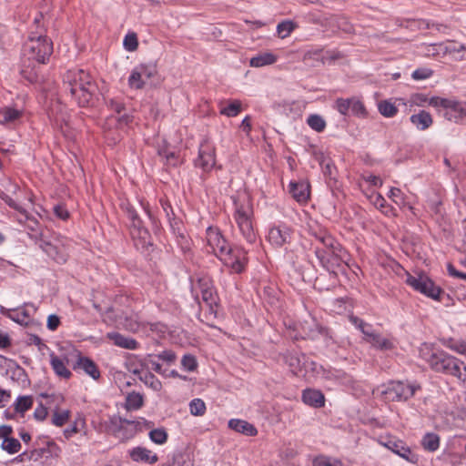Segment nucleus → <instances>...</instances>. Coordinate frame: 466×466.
<instances>
[{
  "label": "nucleus",
  "mask_w": 466,
  "mask_h": 466,
  "mask_svg": "<svg viewBox=\"0 0 466 466\" xmlns=\"http://www.w3.org/2000/svg\"><path fill=\"white\" fill-rule=\"evenodd\" d=\"M309 233L317 241L314 252L320 265L328 270L340 267L346 258V251L341 245L325 228L318 225H310Z\"/></svg>",
  "instance_id": "1"
},
{
  "label": "nucleus",
  "mask_w": 466,
  "mask_h": 466,
  "mask_svg": "<svg viewBox=\"0 0 466 466\" xmlns=\"http://www.w3.org/2000/svg\"><path fill=\"white\" fill-rule=\"evenodd\" d=\"M64 86L79 106H92L96 85L89 73L83 69H70L64 76Z\"/></svg>",
  "instance_id": "2"
},
{
  "label": "nucleus",
  "mask_w": 466,
  "mask_h": 466,
  "mask_svg": "<svg viewBox=\"0 0 466 466\" xmlns=\"http://www.w3.org/2000/svg\"><path fill=\"white\" fill-rule=\"evenodd\" d=\"M419 355L435 372H441L463 380L461 372V366L466 370L463 362L444 350L435 348L433 344L422 343L419 348Z\"/></svg>",
  "instance_id": "3"
},
{
  "label": "nucleus",
  "mask_w": 466,
  "mask_h": 466,
  "mask_svg": "<svg viewBox=\"0 0 466 466\" xmlns=\"http://www.w3.org/2000/svg\"><path fill=\"white\" fill-rule=\"evenodd\" d=\"M234 212L233 219L239 233L248 243H255L258 238L254 227L253 205L249 196L243 192L232 197Z\"/></svg>",
  "instance_id": "4"
},
{
  "label": "nucleus",
  "mask_w": 466,
  "mask_h": 466,
  "mask_svg": "<svg viewBox=\"0 0 466 466\" xmlns=\"http://www.w3.org/2000/svg\"><path fill=\"white\" fill-rule=\"evenodd\" d=\"M52 53V41L41 33H31L23 48L24 59L36 62L37 65L45 64Z\"/></svg>",
  "instance_id": "5"
},
{
  "label": "nucleus",
  "mask_w": 466,
  "mask_h": 466,
  "mask_svg": "<svg viewBox=\"0 0 466 466\" xmlns=\"http://www.w3.org/2000/svg\"><path fill=\"white\" fill-rule=\"evenodd\" d=\"M406 283L415 291L436 301H441L442 297L445 295L441 288L437 286L434 281L425 274H418L416 276L408 274Z\"/></svg>",
  "instance_id": "6"
},
{
  "label": "nucleus",
  "mask_w": 466,
  "mask_h": 466,
  "mask_svg": "<svg viewBox=\"0 0 466 466\" xmlns=\"http://www.w3.org/2000/svg\"><path fill=\"white\" fill-rule=\"evenodd\" d=\"M418 389H420L419 386L410 383L400 380L390 381L381 390V395L386 401H406L413 397Z\"/></svg>",
  "instance_id": "7"
},
{
  "label": "nucleus",
  "mask_w": 466,
  "mask_h": 466,
  "mask_svg": "<svg viewBox=\"0 0 466 466\" xmlns=\"http://www.w3.org/2000/svg\"><path fill=\"white\" fill-rule=\"evenodd\" d=\"M192 289H198L200 292L202 301L208 307L210 314L216 316L219 298L214 287L213 280L206 276L198 278L197 285L193 286Z\"/></svg>",
  "instance_id": "8"
},
{
  "label": "nucleus",
  "mask_w": 466,
  "mask_h": 466,
  "mask_svg": "<svg viewBox=\"0 0 466 466\" xmlns=\"http://www.w3.org/2000/svg\"><path fill=\"white\" fill-rule=\"evenodd\" d=\"M232 273L239 274L244 271L248 263L247 251L241 247H231L224 256L219 258Z\"/></svg>",
  "instance_id": "9"
},
{
  "label": "nucleus",
  "mask_w": 466,
  "mask_h": 466,
  "mask_svg": "<svg viewBox=\"0 0 466 466\" xmlns=\"http://www.w3.org/2000/svg\"><path fill=\"white\" fill-rule=\"evenodd\" d=\"M206 238L208 248H210L208 251L213 253L218 258H221V257L224 256L230 248L227 239L218 228H208Z\"/></svg>",
  "instance_id": "10"
},
{
  "label": "nucleus",
  "mask_w": 466,
  "mask_h": 466,
  "mask_svg": "<svg viewBox=\"0 0 466 466\" xmlns=\"http://www.w3.org/2000/svg\"><path fill=\"white\" fill-rule=\"evenodd\" d=\"M47 404L53 411L52 423L56 427L64 426L71 417L69 410H61L60 407L64 403L65 399L61 394H51L46 396Z\"/></svg>",
  "instance_id": "11"
},
{
  "label": "nucleus",
  "mask_w": 466,
  "mask_h": 466,
  "mask_svg": "<svg viewBox=\"0 0 466 466\" xmlns=\"http://www.w3.org/2000/svg\"><path fill=\"white\" fill-rule=\"evenodd\" d=\"M195 165L204 172L211 171L216 165L215 147L207 139L203 140L199 146Z\"/></svg>",
  "instance_id": "12"
},
{
  "label": "nucleus",
  "mask_w": 466,
  "mask_h": 466,
  "mask_svg": "<svg viewBox=\"0 0 466 466\" xmlns=\"http://www.w3.org/2000/svg\"><path fill=\"white\" fill-rule=\"evenodd\" d=\"M293 234L294 231L290 227L285 224H280L269 228L268 240L271 245L280 248L287 244H290L293 238Z\"/></svg>",
  "instance_id": "13"
},
{
  "label": "nucleus",
  "mask_w": 466,
  "mask_h": 466,
  "mask_svg": "<svg viewBox=\"0 0 466 466\" xmlns=\"http://www.w3.org/2000/svg\"><path fill=\"white\" fill-rule=\"evenodd\" d=\"M60 453L61 449L54 441H46L43 447L31 451L28 454V459L37 461L43 458H57Z\"/></svg>",
  "instance_id": "14"
},
{
  "label": "nucleus",
  "mask_w": 466,
  "mask_h": 466,
  "mask_svg": "<svg viewBox=\"0 0 466 466\" xmlns=\"http://www.w3.org/2000/svg\"><path fill=\"white\" fill-rule=\"evenodd\" d=\"M72 368L76 371H84L93 380H98L100 378V371L97 365L90 358L82 356L80 353L77 355V359Z\"/></svg>",
  "instance_id": "15"
},
{
  "label": "nucleus",
  "mask_w": 466,
  "mask_h": 466,
  "mask_svg": "<svg viewBox=\"0 0 466 466\" xmlns=\"http://www.w3.org/2000/svg\"><path fill=\"white\" fill-rule=\"evenodd\" d=\"M128 454L132 461L136 462H143L148 464H154L158 461V457L152 451L137 446L128 451Z\"/></svg>",
  "instance_id": "16"
},
{
  "label": "nucleus",
  "mask_w": 466,
  "mask_h": 466,
  "mask_svg": "<svg viewBox=\"0 0 466 466\" xmlns=\"http://www.w3.org/2000/svg\"><path fill=\"white\" fill-rule=\"evenodd\" d=\"M123 208H124L129 220L131 221V227H132L133 230H137V235L140 238L146 239L149 236V233H148L147 229L144 228L143 221L139 218L136 209L129 204L125 205Z\"/></svg>",
  "instance_id": "17"
},
{
  "label": "nucleus",
  "mask_w": 466,
  "mask_h": 466,
  "mask_svg": "<svg viewBox=\"0 0 466 466\" xmlns=\"http://www.w3.org/2000/svg\"><path fill=\"white\" fill-rule=\"evenodd\" d=\"M289 191L292 198L299 203H305L309 198V185L305 181H291Z\"/></svg>",
  "instance_id": "18"
},
{
  "label": "nucleus",
  "mask_w": 466,
  "mask_h": 466,
  "mask_svg": "<svg viewBox=\"0 0 466 466\" xmlns=\"http://www.w3.org/2000/svg\"><path fill=\"white\" fill-rule=\"evenodd\" d=\"M228 428L246 436L253 437L258 434V430L253 424L240 419L229 420Z\"/></svg>",
  "instance_id": "19"
},
{
  "label": "nucleus",
  "mask_w": 466,
  "mask_h": 466,
  "mask_svg": "<svg viewBox=\"0 0 466 466\" xmlns=\"http://www.w3.org/2000/svg\"><path fill=\"white\" fill-rule=\"evenodd\" d=\"M302 400L305 404L314 408H321L325 404L323 393L320 390L313 389H306L303 390Z\"/></svg>",
  "instance_id": "20"
},
{
  "label": "nucleus",
  "mask_w": 466,
  "mask_h": 466,
  "mask_svg": "<svg viewBox=\"0 0 466 466\" xmlns=\"http://www.w3.org/2000/svg\"><path fill=\"white\" fill-rule=\"evenodd\" d=\"M302 329V338L306 339H315L319 335L325 334L326 329L322 326H320L314 319H311L309 321L305 320L301 323Z\"/></svg>",
  "instance_id": "21"
},
{
  "label": "nucleus",
  "mask_w": 466,
  "mask_h": 466,
  "mask_svg": "<svg viewBox=\"0 0 466 466\" xmlns=\"http://www.w3.org/2000/svg\"><path fill=\"white\" fill-rule=\"evenodd\" d=\"M410 120L411 124L420 131L428 129L433 124L431 115L425 110H420L418 113L411 115Z\"/></svg>",
  "instance_id": "22"
},
{
  "label": "nucleus",
  "mask_w": 466,
  "mask_h": 466,
  "mask_svg": "<svg viewBox=\"0 0 466 466\" xmlns=\"http://www.w3.org/2000/svg\"><path fill=\"white\" fill-rule=\"evenodd\" d=\"M0 313L21 325H26L30 319V315L25 309H5L1 307Z\"/></svg>",
  "instance_id": "23"
},
{
  "label": "nucleus",
  "mask_w": 466,
  "mask_h": 466,
  "mask_svg": "<svg viewBox=\"0 0 466 466\" xmlns=\"http://www.w3.org/2000/svg\"><path fill=\"white\" fill-rule=\"evenodd\" d=\"M106 337L112 340L116 346L123 349L137 350L139 346L136 339L130 337H126L118 332H109Z\"/></svg>",
  "instance_id": "24"
},
{
  "label": "nucleus",
  "mask_w": 466,
  "mask_h": 466,
  "mask_svg": "<svg viewBox=\"0 0 466 466\" xmlns=\"http://www.w3.org/2000/svg\"><path fill=\"white\" fill-rule=\"evenodd\" d=\"M387 448L393 451L394 453L398 454L401 458L406 459L409 461L414 462L415 461V455L412 454L411 451L409 447L405 446L402 441H390L386 444Z\"/></svg>",
  "instance_id": "25"
},
{
  "label": "nucleus",
  "mask_w": 466,
  "mask_h": 466,
  "mask_svg": "<svg viewBox=\"0 0 466 466\" xmlns=\"http://www.w3.org/2000/svg\"><path fill=\"white\" fill-rule=\"evenodd\" d=\"M367 342L379 350H390L394 348L393 339L383 337L379 332H375L370 339H368Z\"/></svg>",
  "instance_id": "26"
},
{
  "label": "nucleus",
  "mask_w": 466,
  "mask_h": 466,
  "mask_svg": "<svg viewBox=\"0 0 466 466\" xmlns=\"http://www.w3.org/2000/svg\"><path fill=\"white\" fill-rule=\"evenodd\" d=\"M50 364L54 372L60 378L69 379L72 376L65 362L54 352L50 353Z\"/></svg>",
  "instance_id": "27"
},
{
  "label": "nucleus",
  "mask_w": 466,
  "mask_h": 466,
  "mask_svg": "<svg viewBox=\"0 0 466 466\" xmlns=\"http://www.w3.org/2000/svg\"><path fill=\"white\" fill-rule=\"evenodd\" d=\"M277 56L271 52L258 53L249 60V66L252 67H261L273 65L277 62Z\"/></svg>",
  "instance_id": "28"
},
{
  "label": "nucleus",
  "mask_w": 466,
  "mask_h": 466,
  "mask_svg": "<svg viewBox=\"0 0 466 466\" xmlns=\"http://www.w3.org/2000/svg\"><path fill=\"white\" fill-rule=\"evenodd\" d=\"M36 66H38L36 62H27L25 59L23 61L21 75L30 83H36L39 80L38 69Z\"/></svg>",
  "instance_id": "29"
},
{
  "label": "nucleus",
  "mask_w": 466,
  "mask_h": 466,
  "mask_svg": "<svg viewBox=\"0 0 466 466\" xmlns=\"http://www.w3.org/2000/svg\"><path fill=\"white\" fill-rule=\"evenodd\" d=\"M144 405V397L142 394L132 391L126 397V408L128 410H139Z\"/></svg>",
  "instance_id": "30"
},
{
  "label": "nucleus",
  "mask_w": 466,
  "mask_h": 466,
  "mask_svg": "<svg viewBox=\"0 0 466 466\" xmlns=\"http://www.w3.org/2000/svg\"><path fill=\"white\" fill-rule=\"evenodd\" d=\"M421 445L428 451H435L440 447V437L436 433L429 432L423 436Z\"/></svg>",
  "instance_id": "31"
},
{
  "label": "nucleus",
  "mask_w": 466,
  "mask_h": 466,
  "mask_svg": "<svg viewBox=\"0 0 466 466\" xmlns=\"http://www.w3.org/2000/svg\"><path fill=\"white\" fill-rule=\"evenodd\" d=\"M305 356L299 354H289L286 357V362L290 367L294 374H299L304 365Z\"/></svg>",
  "instance_id": "32"
},
{
  "label": "nucleus",
  "mask_w": 466,
  "mask_h": 466,
  "mask_svg": "<svg viewBox=\"0 0 466 466\" xmlns=\"http://www.w3.org/2000/svg\"><path fill=\"white\" fill-rule=\"evenodd\" d=\"M22 113L13 107H5L0 110V124H9L21 116Z\"/></svg>",
  "instance_id": "33"
},
{
  "label": "nucleus",
  "mask_w": 466,
  "mask_h": 466,
  "mask_svg": "<svg viewBox=\"0 0 466 466\" xmlns=\"http://www.w3.org/2000/svg\"><path fill=\"white\" fill-rule=\"evenodd\" d=\"M138 379L154 391H160L162 389L161 381L151 372L147 371L140 375Z\"/></svg>",
  "instance_id": "34"
},
{
  "label": "nucleus",
  "mask_w": 466,
  "mask_h": 466,
  "mask_svg": "<svg viewBox=\"0 0 466 466\" xmlns=\"http://www.w3.org/2000/svg\"><path fill=\"white\" fill-rule=\"evenodd\" d=\"M429 105L434 107L451 108L453 110H458L459 107V104L457 102L446 98H441L439 96H432L430 98Z\"/></svg>",
  "instance_id": "35"
},
{
  "label": "nucleus",
  "mask_w": 466,
  "mask_h": 466,
  "mask_svg": "<svg viewBox=\"0 0 466 466\" xmlns=\"http://www.w3.org/2000/svg\"><path fill=\"white\" fill-rule=\"evenodd\" d=\"M32 405L33 398L31 396H20L14 403L15 410L21 414H24L26 410H30Z\"/></svg>",
  "instance_id": "36"
},
{
  "label": "nucleus",
  "mask_w": 466,
  "mask_h": 466,
  "mask_svg": "<svg viewBox=\"0 0 466 466\" xmlns=\"http://www.w3.org/2000/svg\"><path fill=\"white\" fill-rule=\"evenodd\" d=\"M145 85L146 79L141 76L137 67H134L128 77L129 87L134 89H142Z\"/></svg>",
  "instance_id": "37"
},
{
  "label": "nucleus",
  "mask_w": 466,
  "mask_h": 466,
  "mask_svg": "<svg viewBox=\"0 0 466 466\" xmlns=\"http://www.w3.org/2000/svg\"><path fill=\"white\" fill-rule=\"evenodd\" d=\"M102 95L105 104L109 109L115 111L117 114H120L124 110L125 106L121 98L111 97L106 94Z\"/></svg>",
  "instance_id": "38"
},
{
  "label": "nucleus",
  "mask_w": 466,
  "mask_h": 466,
  "mask_svg": "<svg viewBox=\"0 0 466 466\" xmlns=\"http://www.w3.org/2000/svg\"><path fill=\"white\" fill-rule=\"evenodd\" d=\"M297 27V24L291 20H285L277 26V33L282 39L288 37Z\"/></svg>",
  "instance_id": "39"
},
{
  "label": "nucleus",
  "mask_w": 466,
  "mask_h": 466,
  "mask_svg": "<svg viewBox=\"0 0 466 466\" xmlns=\"http://www.w3.org/2000/svg\"><path fill=\"white\" fill-rule=\"evenodd\" d=\"M379 112L385 117H393L398 113L397 106L388 100L380 101L378 105Z\"/></svg>",
  "instance_id": "40"
},
{
  "label": "nucleus",
  "mask_w": 466,
  "mask_h": 466,
  "mask_svg": "<svg viewBox=\"0 0 466 466\" xmlns=\"http://www.w3.org/2000/svg\"><path fill=\"white\" fill-rule=\"evenodd\" d=\"M307 124L317 132H322L326 127L325 120L319 115L309 116Z\"/></svg>",
  "instance_id": "41"
},
{
  "label": "nucleus",
  "mask_w": 466,
  "mask_h": 466,
  "mask_svg": "<svg viewBox=\"0 0 466 466\" xmlns=\"http://www.w3.org/2000/svg\"><path fill=\"white\" fill-rule=\"evenodd\" d=\"M1 448L9 454H15L20 451L21 443L18 440L9 437L3 441Z\"/></svg>",
  "instance_id": "42"
},
{
  "label": "nucleus",
  "mask_w": 466,
  "mask_h": 466,
  "mask_svg": "<svg viewBox=\"0 0 466 466\" xmlns=\"http://www.w3.org/2000/svg\"><path fill=\"white\" fill-rule=\"evenodd\" d=\"M241 111V103L238 100L231 101L228 106L220 109V114L228 117L236 116Z\"/></svg>",
  "instance_id": "43"
},
{
  "label": "nucleus",
  "mask_w": 466,
  "mask_h": 466,
  "mask_svg": "<svg viewBox=\"0 0 466 466\" xmlns=\"http://www.w3.org/2000/svg\"><path fill=\"white\" fill-rule=\"evenodd\" d=\"M150 440L156 444H164L167 441V432L163 428L152 430L149 432Z\"/></svg>",
  "instance_id": "44"
},
{
  "label": "nucleus",
  "mask_w": 466,
  "mask_h": 466,
  "mask_svg": "<svg viewBox=\"0 0 466 466\" xmlns=\"http://www.w3.org/2000/svg\"><path fill=\"white\" fill-rule=\"evenodd\" d=\"M190 413L194 416H202L206 411L205 402L200 399H194L189 403Z\"/></svg>",
  "instance_id": "45"
},
{
  "label": "nucleus",
  "mask_w": 466,
  "mask_h": 466,
  "mask_svg": "<svg viewBox=\"0 0 466 466\" xmlns=\"http://www.w3.org/2000/svg\"><path fill=\"white\" fill-rule=\"evenodd\" d=\"M40 247L48 256L52 257L57 262L60 263L66 261V258L64 256H56L57 255L56 248L51 243L45 241L41 243Z\"/></svg>",
  "instance_id": "46"
},
{
  "label": "nucleus",
  "mask_w": 466,
  "mask_h": 466,
  "mask_svg": "<svg viewBox=\"0 0 466 466\" xmlns=\"http://www.w3.org/2000/svg\"><path fill=\"white\" fill-rule=\"evenodd\" d=\"M141 76L146 79H150L157 75V67L154 65L141 64L136 66Z\"/></svg>",
  "instance_id": "47"
},
{
  "label": "nucleus",
  "mask_w": 466,
  "mask_h": 466,
  "mask_svg": "<svg viewBox=\"0 0 466 466\" xmlns=\"http://www.w3.org/2000/svg\"><path fill=\"white\" fill-rule=\"evenodd\" d=\"M350 113L352 115L363 117L367 115L363 103L355 97H351Z\"/></svg>",
  "instance_id": "48"
},
{
  "label": "nucleus",
  "mask_w": 466,
  "mask_h": 466,
  "mask_svg": "<svg viewBox=\"0 0 466 466\" xmlns=\"http://www.w3.org/2000/svg\"><path fill=\"white\" fill-rule=\"evenodd\" d=\"M388 197L398 206H405V196L400 188L391 187Z\"/></svg>",
  "instance_id": "49"
},
{
  "label": "nucleus",
  "mask_w": 466,
  "mask_h": 466,
  "mask_svg": "<svg viewBox=\"0 0 466 466\" xmlns=\"http://www.w3.org/2000/svg\"><path fill=\"white\" fill-rule=\"evenodd\" d=\"M350 106L351 98H338L336 100V108L341 115H349L350 113Z\"/></svg>",
  "instance_id": "50"
},
{
  "label": "nucleus",
  "mask_w": 466,
  "mask_h": 466,
  "mask_svg": "<svg viewBox=\"0 0 466 466\" xmlns=\"http://www.w3.org/2000/svg\"><path fill=\"white\" fill-rule=\"evenodd\" d=\"M124 46L127 51H135L137 48L138 41L135 33L127 34L124 38Z\"/></svg>",
  "instance_id": "51"
},
{
  "label": "nucleus",
  "mask_w": 466,
  "mask_h": 466,
  "mask_svg": "<svg viewBox=\"0 0 466 466\" xmlns=\"http://www.w3.org/2000/svg\"><path fill=\"white\" fill-rule=\"evenodd\" d=\"M182 367L188 371H193L197 369L198 363L196 358L192 355H184L181 360Z\"/></svg>",
  "instance_id": "52"
},
{
  "label": "nucleus",
  "mask_w": 466,
  "mask_h": 466,
  "mask_svg": "<svg viewBox=\"0 0 466 466\" xmlns=\"http://www.w3.org/2000/svg\"><path fill=\"white\" fill-rule=\"evenodd\" d=\"M433 71L427 67H420L413 71L411 77L414 80H424L431 77Z\"/></svg>",
  "instance_id": "53"
},
{
  "label": "nucleus",
  "mask_w": 466,
  "mask_h": 466,
  "mask_svg": "<svg viewBox=\"0 0 466 466\" xmlns=\"http://www.w3.org/2000/svg\"><path fill=\"white\" fill-rule=\"evenodd\" d=\"M370 201L380 210L387 208V202L385 198L378 192H373L369 197Z\"/></svg>",
  "instance_id": "54"
},
{
  "label": "nucleus",
  "mask_w": 466,
  "mask_h": 466,
  "mask_svg": "<svg viewBox=\"0 0 466 466\" xmlns=\"http://www.w3.org/2000/svg\"><path fill=\"white\" fill-rule=\"evenodd\" d=\"M445 345L453 351L466 355V342L464 341L450 339Z\"/></svg>",
  "instance_id": "55"
},
{
  "label": "nucleus",
  "mask_w": 466,
  "mask_h": 466,
  "mask_svg": "<svg viewBox=\"0 0 466 466\" xmlns=\"http://www.w3.org/2000/svg\"><path fill=\"white\" fill-rule=\"evenodd\" d=\"M86 425V421L80 420L79 421H74L73 425L64 431V436L68 440L74 434L80 431L79 426L84 427Z\"/></svg>",
  "instance_id": "56"
},
{
  "label": "nucleus",
  "mask_w": 466,
  "mask_h": 466,
  "mask_svg": "<svg viewBox=\"0 0 466 466\" xmlns=\"http://www.w3.org/2000/svg\"><path fill=\"white\" fill-rule=\"evenodd\" d=\"M430 98L424 95V94H413L410 96V103L411 105H415L418 106H425L426 105H429Z\"/></svg>",
  "instance_id": "57"
},
{
  "label": "nucleus",
  "mask_w": 466,
  "mask_h": 466,
  "mask_svg": "<svg viewBox=\"0 0 466 466\" xmlns=\"http://www.w3.org/2000/svg\"><path fill=\"white\" fill-rule=\"evenodd\" d=\"M321 49H314L306 52L303 56V61L308 62L313 59L316 61H320L322 64H324V59L321 57Z\"/></svg>",
  "instance_id": "58"
},
{
  "label": "nucleus",
  "mask_w": 466,
  "mask_h": 466,
  "mask_svg": "<svg viewBox=\"0 0 466 466\" xmlns=\"http://www.w3.org/2000/svg\"><path fill=\"white\" fill-rule=\"evenodd\" d=\"M27 344L37 346L39 351H44L45 350H48L47 345L42 341L41 338L35 334L29 335L28 339H27Z\"/></svg>",
  "instance_id": "59"
},
{
  "label": "nucleus",
  "mask_w": 466,
  "mask_h": 466,
  "mask_svg": "<svg viewBox=\"0 0 466 466\" xmlns=\"http://www.w3.org/2000/svg\"><path fill=\"white\" fill-rule=\"evenodd\" d=\"M0 198L12 208L21 212L25 213V209L18 205L11 197H9L7 194L1 192Z\"/></svg>",
  "instance_id": "60"
},
{
  "label": "nucleus",
  "mask_w": 466,
  "mask_h": 466,
  "mask_svg": "<svg viewBox=\"0 0 466 466\" xmlns=\"http://www.w3.org/2000/svg\"><path fill=\"white\" fill-rule=\"evenodd\" d=\"M54 213L58 218L62 220H66L69 218V212L64 205L55 206Z\"/></svg>",
  "instance_id": "61"
},
{
  "label": "nucleus",
  "mask_w": 466,
  "mask_h": 466,
  "mask_svg": "<svg viewBox=\"0 0 466 466\" xmlns=\"http://www.w3.org/2000/svg\"><path fill=\"white\" fill-rule=\"evenodd\" d=\"M157 357L158 360L166 361L167 363H173L177 359L175 352H173L172 350H164L158 355H157Z\"/></svg>",
  "instance_id": "62"
},
{
  "label": "nucleus",
  "mask_w": 466,
  "mask_h": 466,
  "mask_svg": "<svg viewBox=\"0 0 466 466\" xmlns=\"http://www.w3.org/2000/svg\"><path fill=\"white\" fill-rule=\"evenodd\" d=\"M60 325V319L57 315L52 314L47 318L46 327L49 330L55 331Z\"/></svg>",
  "instance_id": "63"
},
{
  "label": "nucleus",
  "mask_w": 466,
  "mask_h": 466,
  "mask_svg": "<svg viewBox=\"0 0 466 466\" xmlns=\"http://www.w3.org/2000/svg\"><path fill=\"white\" fill-rule=\"evenodd\" d=\"M313 466H338L337 463L331 462L327 457H318L313 461Z\"/></svg>",
  "instance_id": "64"
}]
</instances>
